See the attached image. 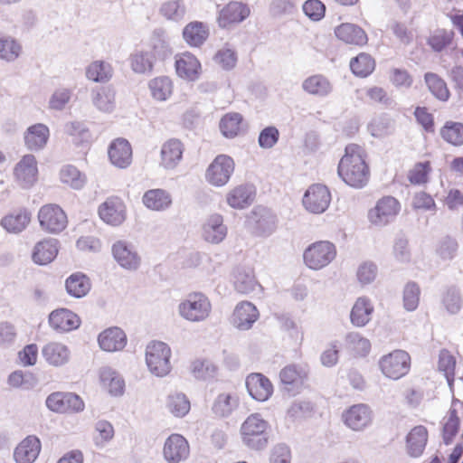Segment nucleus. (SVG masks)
I'll return each mask as SVG.
<instances>
[{"label": "nucleus", "mask_w": 463, "mask_h": 463, "mask_svg": "<svg viewBox=\"0 0 463 463\" xmlns=\"http://www.w3.org/2000/svg\"><path fill=\"white\" fill-rule=\"evenodd\" d=\"M72 90L67 88H59L54 90L49 99V109L52 110H63L70 102Z\"/></svg>", "instance_id": "nucleus-59"}, {"label": "nucleus", "mask_w": 463, "mask_h": 463, "mask_svg": "<svg viewBox=\"0 0 463 463\" xmlns=\"http://www.w3.org/2000/svg\"><path fill=\"white\" fill-rule=\"evenodd\" d=\"M100 381L108 388L110 394L118 396L123 393L125 383L122 377L111 368H103L100 371Z\"/></svg>", "instance_id": "nucleus-48"}, {"label": "nucleus", "mask_w": 463, "mask_h": 463, "mask_svg": "<svg viewBox=\"0 0 463 463\" xmlns=\"http://www.w3.org/2000/svg\"><path fill=\"white\" fill-rule=\"evenodd\" d=\"M379 366L383 374L387 378L398 380L410 371L411 357L403 350H394L380 359Z\"/></svg>", "instance_id": "nucleus-6"}, {"label": "nucleus", "mask_w": 463, "mask_h": 463, "mask_svg": "<svg viewBox=\"0 0 463 463\" xmlns=\"http://www.w3.org/2000/svg\"><path fill=\"white\" fill-rule=\"evenodd\" d=\"M113 76V68L109 62L95 61L86 68V77L94 82H107Z\"/></svg>", "instance_id": "nucleus-44"}, {"label": "nucleus", "mask_w": 463, "mask_h": 463, "mask_svg": "<svg viewBox=\"0 0 463 463\" xmlns=\"http://www.w3.org/2000/svg\"><path fill=\"white\" fill-rule=\"evenodd\" d=\"M154 61V55L150 50H136L129 57L132 71L139 74L152 72Z\"/></svg>", "instance_id": "nucleus-39"}, {"label": "nucleus", "mask_w": 463, "mask_h": 463, "mask_svg": "<svg viewBox=\"0 0 463 463\" xmlns=\"http://www.w3.org/2000/svg\"><path fill=\"white\" fill-rule=\"evenodd\" d=\"M46 406L52 411L80 412L84 410V402L81 398L73 392H53L46 399Z\"/></svg>", "instance_id": "nucleus-11"}, {"label": "nucleus", "mask_w": 463, "mask_h": 463, "mask_svg": "<svg viewBox=\"0 0 463 463\" xmlns=\"http://www.w3.org/2000/svg\"><path fill=\"white\" fill-rule=\"evenodd\" d=\"M428 441V430L422 426L414 427L406 437V448L408 454L412 458L420 457Z\"/></svg>", "instance_id": "nucleus-35"}, {"label": "nucleus", "mask_w": 463, "mask_h": 463, "mask_svg": "<svg viewBox=\"0 0 463 463\" xmlns=\"http://www.w3.org/2000/svg\"><path fill=\"white\" fill-rule=\"evenodd\" d=\"M37 162L33 155H25L14 167V176L24 188L32 186L36 181Z\"/></svg>", "instance_id": "nucleus-19"}, {"label": "nucleus", "mask_w": 463, "mask_h": 463, "mask_svg": "<svg viewBox=\"0 0 463 463\" xmlns=\"http://www.w3.org/2000/svg\"><path fill=\"white\" fill-rule=\"evenodd\" d=\"M297 11V3L293 0H273L269 12L274 17L291 15Z\"/></svg>", "instance_id": "nucleus-63"}, {"label": "nucleus", "mask_w": 463, "mask_h": 463, "mask_svg": "<svg viewBox=\"0 0 463 463\" xmlns=\"http://www.w3.org/2000/svg\"><path fill=\"white\" fill-rule=\"evenodd\" d=\"M239 404L238 397L235 394L223 392L214 400L212 411L219 417L229 416Z\"/></svg>", "instance_id": "nucleus-46"}, {"label": "nucleus", "mask_w": 463, "mask_h": 463, "mask_svg": "<svg viewBox=\"0 0 463 463\" xmlns=\"http://www.w3.org/2000/svg\"><path fill=\"white\" fill-rule=\"evenodd\" d=\"M171 349L164 342L153 341L146 348V363L150 373L157 377L167 375L171 369Z\"/></svg>", "instance_id": "nucleus-4"}, {"label": "nucleus", "mask_w": 463, "mask_h": 463, "mask_svg": "<svg viewBox=\"0 0 463 463\" xmlns=\"http://www.w3.org/2000/svg\"><path fill=\"white\" fill-rule=\"evenodd\" d=\"M65 132L71 137L76 144L88 143L91 139V134L84 122L71 121L65 125Z\"/></svg>", "instance_id": "nucleus-53"}, {"label": "nucleus", "mask_w": 463, "mask_h": 463, "mask_svg": "<svg viewBox=\"0 0 463 463\" xmlns=\"http://www.w3.org/2000/svg\"><path fill=\"white\" fill-rule=\"evenodd\" d=\"M41 441L33 435L24 439L14 452V458L16 463H33L41 451Z\"/></svg>", "instance_id": "nucleus-21"}, {"label": "nucleus", "mask_w": 463, "mask_h": 463, "mask_svg": "<svg viewBox=\"0 0 463 463\" xmlns=\"http://www.w3.org/2000/svg\"><path fill=\"white\" fill-rule=\"evenodd\" d=\"M454 37L452 31H446L444 29L436 31L428 40L429 45L435 52H441L449 46Z\"/></svg>", "instance_id": "nucleus-61"}, {"label": "nucleus", "mask_w": 463, "mask_h": 463, "mask_svg": "<svg viewBox=\"0 0 463 463\" xmlns=\"http://www.w3.org/2000/svg\"><path fill=\"white\" fill-rule=\"evenodd\" d=\"M400 211L399 202L392 196L380 199L375 206L369 210V222L378 227L385 226L392 222Z\"/></svg>", "instance_id": "nucleus-10"}, {"label": "nucleus", "mask_w": 463, "mask_h": 463, "mask_svg": "<svg viewBox=\"0 0 463 463\" xmlns=\"http://www.w3.org/2000/svg\"><path fill=\"white\" fill-rule=\"evenodd\" d=\"M49 324L56 331L69 332L80 326V319L74 312L61 308L50 314Z\"/></svg>", "instance_id": "nucleus-25"}, {"label": "nucleus", "mask_w": 463, "mask_h": 463, "mask_svg": "<svg viewBox=\"0 0 463 463\" xmlns=\"http://www.w3.org/2000/svg\"><path fill=\"white\" fill-rule=\"evenodd\" d=\"M22 46L14 38H0V59L7 62L14 61L21 54Z\"/></svg>", "instance_id": "nucleus-52"}, {"label": "nucleus", "mask_w": 463, "mask_h": 463, "mask_svg": "<svg viewBox=\"0 0 463 463\" xmlns=\"http://www.w3.org/2000/svg\"><path fill=\"white\" fill-rule=\"evenodd\" d=\"M99 215L107 224L119 226L125 222L127 217L126 205L119 197H109L99 205Z\"/></svg>", "instance_id": "nucleus-13"}, {"label": "nucleus", "mask_w": 463, "mask_h": 463, "mask_svg": "<svg viewBox=\"0 0 463 463\" xmlns=\"http://www.w3.org/2000/svg\"><path fill=\"white\" fill-rule=\"evenodd\" d=\"M209 30L202 22H191L183 30L184 40L192 47H199L207 40Z\"/></svg>", "instance_id": "nucleus-38"}, {"label": "nucleus", "mask_w": 463, "mask_h": 463, "mask_svg": "<svg viewBox=\"0 0 463 463\" xmlns=\"http://www.w3.org/2000/svg\"><path fill=\"white\" fill-rule=\"evenodd\" d=\"M258 317L259 311L256 307L249 301H241L235 307L232 316V323L240 330H248Z\"/></svg>", "instance_id": "nucleus-20"}, {"label": "nucleus", "mask_w": 463, "mask_h": 463, "mask_svg": "<svg viewBox=\"0 0 463 463\" xmlns=\"http://www.w3.org/2000/svg\"><path fill=\"white\" fill-rule=\"evenodd\" d=\"M331 202V194L326 185L316 184L309 186L303 197L307 211L319 214L324 213Z\"/></svg>", "instance_id": "nucleus-12"}, {"label": "nucleus", "mask_w": 463, "mask_h": 463, "mask_svg": "<svg viewBox=\"0 0 463 463\" xmlns=\"http://www.w3.org/2000/svg\"><path fill=\"white\" fill-rule=\"evenodd\" d=\"M216 366L208 360H196L192 364V373L196 379L208 380L216 373Z\"/></svg>", "instance_id": "nucleus-62"}, {"label": "nucleus", "mask_w": 463, "mask_h": 463, "mask_svg": "<svg viewBox=\"0 0 463 463\" xmlns=\"http://www.w3.org/2000/svg\"><path fill=\"white\" fill-rule=\"evenodd\" d=\"M269 423L259 413L250 415L242 423L241 432L243 443L253 449H262L267 446Z\"/></svg>", "instance_id": "nucleus-3"}, {"label": "nucleus", "mask_w": 463, "mask_h": 463, "mask_svg": "<svg viewBox=\"0 0 463 463\" xmlns=\"http://www.w3.org/2000/svg\"><path fill=\"white\" fill-rule=\"evenodd\" d=\"M459 429V419L455 409H450L449 416L443 426V440L446 445H449Z\"/></svg>", "instance_id": "nucleus-60"}, {"label": "nucleus", "mask_w": 463, "mask_h": 463, "mask_svg": "<svg viewBox=\"0 0 463 463\" xmlns=\"http://www.w3.org/2000/svg\"><path fill=\"white\" fill-rule=\"evenodd\" d=\"M189 453V444L180 434H172L165 441L163 454L167 463L184 461L188 458Z\"/></svg>", "instance_id": "nucleus-15"}, {"label": "nucleus", "mask_w": 463, "mask_h": 463, "mask_svg": "<svg viewBox=\"0 0 463 463\" xmlns=\"http://www.w3.org/2000/svg\"><path fill=\"white\" fill-rule=\"evenodd\" d=\"M420 288L415 282H408L403 288V307L407 311H414L420 303Z\"/></svg>", "instance_id": "nucleus-58"}, {"label": "nucleus", "mask_w": 463, "mask_h": 463, "mask_svg": "<svg viewBox=\"0 0 463 463\" xmlns=\"http://www.w3.org/2000/svg\"><path fill=\"white\" fill-rule=\"evenodd\" d=\"M246 387L250 395L256 401L265 402L273 392L270 381L261 373H251L246 379Z\"/></svg>", "instance_id": "nucleus-23"}, {"label": "nucleus", "mask_w": 463, "mask_h": 463, "mask_svg": "<svg viewBox=\"0 0 463 463\" xmlns=\"http://www.w3.org/2000/svg\"><path fill=\"white\" fill-rule=\"evenodd\" d=\"M250 14V9L241 3L231 2L221 12L218 17L219 25L222 28L234 23L243 21Z\"/></svg>", "instance_id": "nucleus-32"}, {"label": "nucleus", "mask_w": 463, "mask_h": 463, "mask_svg": "<svg viewBox=\"0 0 463 463\" xmlns=\"http://www.w3.org/2000/svg\"><path fill=\"white\" fill-rule=\"evenodd\" d=\"M58 244L56 239H45L37 242L32 253L33 261L38 265L51 263L58 254Z\"/></svg>", "instance_id": "nucleus-30"}, {"label": "nucleus", "mask_w": 463, "mask_h": 463, "mask_svg": "<svg viewBox=\"0 0 463 463\" xmlns=\"http://www.w3.org/2000/svg\"><path fill=\"white\" fill-rule=\"evenodd\" d=\"M175 66L177 75L184 80L194 81L200 76L201 63L188 52L175 56Z\"/></svg>", "instance_id": "nucleus-18"}, {"label": "nucleus", "mask_w": 463, "mask_h": 463, "mask_svg": "<svg viewBox=\"0 0 463 463\" xmlns=\"http://www.w3.org/2000/svg\"><path fill=\"white\" fill-rule=\"evenodd\" d=\"M41 228L49 233L57 234L62 232L68 224L67 215L57 204H45L38 213Z\"/></svg>", "instance_id": "nucleus-7"}, {"label": "nucleus", "mask_w": 463, "mask_h": 463, "mask_svg": "<svg viewBox=\"0 0 463 463\" xmlns=\"http://www.w3.org/2000/svg\"><path fill=\"white\" fill-rule=\"evenodd\" d=\"M92 103L101 112H112L115 108L114 90L110 87H102L93 91Z\"/></svg>", "instance_id": "nucleus-45"}, {"label": "nucleus", "mask_w": 463, "mask_h": 463, "mask_svg": "<svg viewBox=\"0 0 463 463\" xmlns=\"http://www.w3.org/2000/svg\"><path fill=\"white\" fill-rule=\"evenodd\" d=\"M234 171V162L226 155H219L210 164L205 172L206 181L216 187L225 185Z\"/></svg>", "instance_id": "nucleus-9"}, {"label": "nucleus", "mask_w": 463, "mask_h": 463, "mask_svg": "<svg viewBox=\"0 0 463 463\" xmlns=\"http://www.w3.org/2000/svg\"><path fill=\"white\" fill-rule=\"evenodd\" d=\"M302 89L310 95L326 97L332 91V85L323 75H312L302 82Z\"/></svg>", "instance_id": "nucleus-41"}, {"label": "nucleus", "mask_w": 463, "mask_h": 463, "mask_svg": "<svg viewBox=\"0 0 463 463\" xmlns=\"http://www.w3.org/2000/svg\"><path fill=\"white\" fill-rule=\"evenodd\" d=\"M373 311V305L368 298H358L350 313L352 325L356 327L365 326L371 321Z\"/></svg>", "instance_id": "nucleus-29"}, {"label": "nucleus", "mask_w": 463, "mask_h": 463, "mask_svg": "<svg viewBox=\"0 0 463 463\" xmlns=\"http://www.w3.org/2000/svg\"><path fill=\"white\" fill-rule=\"evenodd\" d=\"M256 190L251 184H241L231 190L226 195L227 203L234 209H244L255 199Z\"/></svg>", "instance_id": "nucleus-27"}, {"label": "nucleus", "mask_w": 463, "mask_h": 463, "mask_svg": "<svg viewBox=\"0 0 463 463\" xmlns=\"http://www.w3.org/2000/svg\"><path fill=\"white\" fill-rule=\"evenodd\" d=\"M228 233V228L223 222V217L220 213L209 215L202 227L203 239L211 244H219L224 241Z\"/></svg>", "instance_id": "nucleus-16"}, {"label": "nucleus", "mask_w": 463, "mask_h": 463, "mask_svg": "<svg viewBox=\"0 0 463 463\" xmlns=\"http://www.w3.org/2000/svg\"><path fill=\"white\" fill-rule=\"evenodd\" d=\"M152 97L158 101H165L173 93V82L166 76L156 77L148 84Z\"/></svg>", "instance_id": "nucleus-47"}, {"label": "nucleus", "mask_w": 463, "mask_h": 463, "mask_svg": "<svg viewBox=\"0 0 463 463\" xmlns=\"http://www.w3.org/2000/svg\"><path fill=\"white\" fill-rule=\"evenodd\" d=\"M307 377V371L304 367L289 364L285 366L279 373V379L287 391L302 384Z\"/></svg>", "instance_id": "nucleus-40"}, {"label": "nucleus", "mask_w": 463, "mask_h": 463, "mask_svg": "<svg viewBox=\"0 0 463 463\" xmlns=\"http://www.w3.org/2000/svg\"><path fill=\"white\" fill-rule=\"evenodd\" d=\"M186 13V8L182 0H171L164 3L160 7V14L167 20L178 22Z\"/></svg>", "instance_id": "nucleus-56"}, {"label": "nucleus", "mask_w": 463, "mask_h": 463, "mask_svg": "<svg viewBox=\"0 0 463 463\" xmlns=\"http://www.w3.org/2000/svg\"><path fill=\"white\" fill-rule=\"evenodd\" d=\"M167 408L176 417H184L190 411V402L184 393H173L168 396Z\"/></svg>", "instance_id": "nucleus-57"}, {"label": "nucleus", "mask_w": 463, "mask_h": 463, "mask_svg": "<svg viewBox=\"0 0 463 463\" xmlns=\"http://www.w3.org/2000/svg\"><path fill=\"white\" fill-rule=\"evenodd\" d=\"M335 34L340 41L348 44L364 45L368 41L365 32L354 24L345 23L338 25L335 29Z\"/></svg>", "instance_id": "nucleus-31"}, {"label": "nucleus", "mask_w": 463, "mask_h": 463, "mask_svg": "<svg viewBox=\"0 0 463 463\" xmlns=\"http://www.w3.org/2000/svg\"><path fill=\"white\" fill-rule=\"evenodd\" d=\"M430 91L439 100L446 101L449 98V90L446 82L436 73L427 72L424 76Z\"/></svg>", "instance_id": "nucleus-50"}, {"label": "nucleus", "mask_w": 463, "mask_h": 463, "mask_svg": "<svg viewBox=\"0 0 463 463\" xmlns=\"http://www.w3.org/2000/svg\"><path fill=\"white\" fill-rule=\"evenodd\" d=\"M100 348L106 352H118L124 349L127 345V335L125 332L113 326L102 331L98 337Z\"/></svg>", "instance_id": "nucleus-24"}, {"label": "nucleus", "mask_w": 463, "mask_h": 463, "mask_svg": "<svg viewBox=\"0 0 463 463\" xmlns=\"http://www.w3.org/2000/svg\"><path fill=\"white\" fill-rule=\"evenodd\" d=\"M61 180L63 184L70 185L71 188L81 189L85 183L86 177L75 166L66 165L61 170Z\"/></svg>", "instance_id": "nucleus-54"}, {"label": "nucleus", "mask_w": 463, "mask_h": 463, "mask_svg": "<svg viewBox=\"0 0 463 463\" xmlns=\"http://www.w3.org/2000/svg\"><path fill=\"white\" fill-rule=\"evenodd\" d=\"M242 117L239 113H228L220 121V129L226 137H233L241 129Z\"/></svg>", "instance_id": "nucleus-55"}, {"label": "nucleus", "mask_w": 463, "mask_h": 463, "mask_svg": "<svg viewBox=\"0 0 463 463\" xmlns=\"http://www.w3.org/2000/svg\"><path fill=\"white\" fill-rule=\"evenodd\" d=\"M337 173L346 184L354 188L364 187L370 176L364 148L356 144L347 145L338 164Z\"/></svg>", "instance_id": "nucleus-1"}, {"label": "nucleus", "mask_w": 463, "mask_h": 463, "mask_svg": "<svg viewBox=\"0 0 463 463\" xmlns=\"http://www.w3.org/2000/svg\"><path fill=\"white\" fill-rule=\"evenodd\" d=\"M179 316L186 321L200 323L211 315L212 304L209 298L201 292L189 293L177 307Z\"/></svg>", "instance_id": "nucleus-2"}, {"label": "nucleus", "mask_w": 463, "mask_h": 463, "mask_svg": "<svg viewBox=\"0 0 463 463\" xmlns=\"http://www.w3.org/2000/svg\"><path fill=\"white\" fill-rule=\"evenodd\" d=\"M109 157L112 165L118 168H127L132 162V148L124 138H117L109 147Z\"/></svg>", "instance_id": "nucleus-26"}, {"label": "nucleus", "mask_w": 463, "mask_h": 463, "mask_svg": "<svg viewBox=\"0 0 463 463\" xmlns=\"http://www.w3.org/2000/svg\"><path fill=\"white\" fill-rule=\"evenodd\" d=\"M345 348L354 356H366L371 350L370 341L357 332H350L345 336Z\"/></svg>", "instance_id": "nucleus-42"}, {"label": "nucleus", "mask_w": 463, "mask_h": 463, "mask_svg": "<svg viewBox=\"0 0 463 463\" xmlns=\"http://www.w3.org/2000/svg\"><path fill=\"white\" fill-rule=\"evenodd\" d=\"M431 171L429 161L416 164L409 172L408 178L413 184H423L428 182V176Z\"/></svg>", "instance_id": "nucleus-64"}, {"label": "nucleus", "mask_w": 463, "mask_h": 463, "mask_svg": "<svg viewBox=\"0 0 463 463\" xmlns=\"http://www.w3.org/2000/svg\"><path fill=\"white\" fill-rule=\"evenodd\" d=\"M112 255L118 265L128 270H136L141 263V258L135 246L126 241H117L112 245Z\"/></svg>", "instance_id": "nucleus-14"}, {"label": "nucleus", "mask_w": 463, "mask_h": 463, "mask_svg": "<svg viewBox=\"0 0 463 463\" xmlns=\"http://www.w3.org/2000/svg\"><path fill=\"white\" fill-rule=\"evenodd\" d=\"M276 216L263 206H256L247 216L248 228L256 235L269 236L276 230Z\"/></svg>", "instance_id": "nucleus-8"}, {"label": "nucleus", "mask_w": 463, "mask_h": 463, "mask_svg": "<svg viewBox=\"0 0 463 463\" xmlns=\"http://www.w3.org/2000/svg\"><path fill=\"white\" fill-rule=\"evenodd\" d=\"M31 222V213L25 209L14 212L1 220V226L10 233L22 232Z\"/></svg>", "instance_id": "nucleus-37"}, {"label": "nucleus", "mask_w": 463, "mask_h": 463, "mask_svg": "<svg viewBox=\"0 0 463 463\" xmlns=\"http://www.w3.org/2000/svg\"><path fill=\"white\" fill-rule=\"evenodd\" d=\"M373 412L370 407L364 403L351 406L343 413L345 424L354 431H361L370 425Z\"/></svg>", "instance_id": "nucleus-17"}, {"label": "nucleus", "mask_w": 463, "mask_h": 463, "mask_svg": "<svg viewBox=\"0 0 463 463\" xmlns=\"http://www.w3.org/2000/svg\"><path fill=\"white\" fill-rule=\"evenodd\" d=\"M350 68L354 75L364 78L373 71L375 61L370 54L362 52L351 60Z\"/></svg>", "instance_id": "nucleus-49"}, {"label": "nucleus", "mask_w": 463, "mask_h": 463, "mask_svg": "<svg viewBox=\"0 0 463 463\" xmlns=\"http://www.w3.org/2000/svg\"><path fill=\"white\" fill-rule=\"evenodd\" d=\"M49 137V128L44 124L37 123L26 129L24 143L29 150L39 151L46 146Z\"/></svg>", "instance_id": "nucleus-28"}, {"label": "nucleus", "mask_w": 463, "mask_h": 463, "mask_svg": "<svg viewBox=\"0 0 463 463\" xmlns=\"http://www.w3.org/2000/svg\"><path fill=\"white\" fill-rule=\"evenodd\" d=\"M142 202L149 210L163 212L171 206L172 196L164 189H150L144 194Z\"/></svg>", "instance_id": "nucleus-34"}, {"label": "nucleus", "mask_w": 463, "mask_h": 463, "mask_svg": "<svg viewBox=\"0 0 463 463\" xmlns=\"http://www.w3.org/2000/svg\"><path fill=\"white\" fill-rule=\"evenodd\" d=\"M90 287L89 278L82 273L71 274L65 282L68 294L76 298L86 296L90 290Z\"/></svg>", "instance_id": "nucleus-43"}, {"label": "nucleus", "mask_w": 463, "mask_h": 463, "mask_svg": "<svg viewBox=\"0 0 463 463\" xmlns=\"http://www.w3.org/2000/svg\"><path fill=\"white\" fill-rule=\"evenodd\" d=\"M440 136L453 146H461L463 144V123L447 121L440 129Z\"/></svg>", "instance_id": "nucleus-51"}, {"label": "nucleus", "mask_w": 463, "mask_h": 463, "mask_svg": "<svg viewBox=\"0 0 463 463\" xmlns=\"http://www.w3.org/2000/svg\"><path fill=\"white\" fill-rule=\"evenodd\" d=\"M233 287L240 294H249L260 286L250 268H237L233 275Z\"/></svg>", "instance_id": "nucleus-36"}, {"label": "nucleus", "mask_w": 463, "mask_h": 463, "mask_svg": "<svg viewBox=\"0 0 463 463\" xmlns=\"http://www.w3.org/2000/svg\"><path fill=\"white\" fill-rule=\"evenodd\" d=\"M42 354L49 364L59 367L69 362L71 352L65 345L52 342L43 346Z\"/></svg>", "instance_id": "nucleus-33"}, {"label": "nucleus", "mask_w": 463, "mask_h": 463, "mask_svg": "<svg viewBox=\"0 0 463 463\" xmlns=\"http://www.w3.org/2000/svg\"><path fill=\"white\" fill-rule=\"evenodd\" d=\"M336 256L335 244L328 241H319L309 245L303 253L304 263L307 268L319 270L329 265Z\"/></svg>", "instance_id": "nucleus-5"}, {"label": "nucleus", "mask_w": 463, "mask_h": 463, "mask_svg": "<svg viewBox=\"0 0 463 463\" xmlns=\"http://www.w3.org/2000/svg\"><path fill=\"white\" fill-rule=\"evenodd\" d=\"M184 145L178 139H169L162 145L160 165L165 169H175L182 161Z\"/></svg>", "instance_id": "nucleus-22"}]
</instances>
